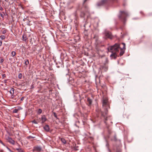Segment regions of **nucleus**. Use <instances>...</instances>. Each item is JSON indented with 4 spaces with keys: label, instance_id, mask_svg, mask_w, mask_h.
<instances>
[{
    "label": "nucleus",
    "instance_id": "nucleus-1",
    "mask_svg": "<svg viewBox=\"0 0 152 152\" xmlns=\"http://www.w3.org/2000/svg\"><path fill=\"white\" fill-rule=\"evenodd\" d=\"M120 45L118 43H116L114 45L109 47L107 48L108 51L112 53L110 56H114L115 58H116V53L118 52L120 48Z\"/></svg>",
    "mask_w": 152,
    "mask_h": 152
},
{
    "label": "nucleus",
    "instance_id": "nucleus-2",
    "mask_svg": "<svg viewBox=\"0 0 152 152\" xmlns=\"http://www.w3.org/2000/svg\"><path fill=\"white\" fill-rule=\"evenodd\" d=\"M103 107L104 108V111H101L102 115L105 119L104 122L106 124V121L107 120V114L108 111L107 110V107H109L108 104H107V101L106 99H104L103 101Z\"/></svg>",
    "mask_w": 152,
    "mask_h": 152
},
{
    "label": "nucleus",
    "instance_id": "nucleus-3",
    "mask_svg": "<svg viewBox=\"0 0 152 152\" xmlns=\"http://www.w3.org/2000/svg\"><path fill=\"white\" fill-rule=\"evenodd\" d=\"M120 14L118 16L119 18L123 21L126 20V18L128 16V14L126 11H120Z\"/></svg>",
    "mask_w": 152,
    "mask_h": 152
},
{
    "label": "nucleus",
    "instance_id": "nucleus-4",
    "mask_svg": "<svg viewBox=\"0 0 152 152\" xmlns=\"http://www.w3.org/2000/svg\"><path fill=\"white\" fill-rule=\"evenodd\" d=\"M6 140L10 144L14 145L15 144V142L12 138L8 136L6 138Z\"/></svg>",
    "mask_w": 152,
    "mask_h": 152
},
{
    "label": "nucleus",
    "instance_id": "nucleus-5",
    "mask_svg": "<svg viewBox=\"0 0 152 152\" xmlns=\"http://www.w3.org/2000/svg\"><path fill=\"white\" fill-rule=\"evenodd\" d=\"M121 44L123 45V47L121 49V51L120 53V55L121 56H122L124 53V50L126 49L125 48V44L124 43H122Z\"/></svg>",
    "mask_w": 152,
    "mask_h": 152
},
{
    "label": "nucleus",
    "instance_id": "nucleus-6",
    "mask_svg": "<svg viewBox=\"0 0 152 152\" xmlns=\"http://www.w3.org/2000/svg\"><path fill=\"white\" fill-rule=\"evenodd\" d=\"M105 35L107 38L110 39H112L113 38V37L111 34V33L108 31H107L105 32Z\"/></svg>",
    "mask_w": 152,
    "mask_h": 152
},
{
    "label": "nucleus",
    "instance_id": "nucleus-7",
    "mask_svg": "<svg viewBox=\"0 0 152 152\" xmlns=\"http://www.w3.org/2000/svg\"><path fill=\"white\" fill-rule=\"evenodd\" d=\"M42 148L40 146H36L34 148L33 151H36L37 152H40L41 151Z\"/></svg>",
    "mask_w": 152,
    "mask_h": 152
},
{
    "label": "nucleus",
    "instance_id": "nucleus-8",
    "mask_svg": "<svg viewBox=\"0 0 152 152\" xmlns=\"http://www.w3.org/2000/svg\"><path fill=\"white\" fill-rule=\"evenodd\" d=\"M100 69L101 70H103L105 71H106L108 69V67L105 65L101 66Z\"/></svg>",
    "mask_w": 152,
    "mask_h": 152
},
{
    "label": "nucleus",
    "instance_id": "nucleus-9",
    "mask_svg": "<svg viewBox=\"0 0 152 152\" xmlns=\"http://www.w3.org/2000/svg\"><path fill=\"white\" fill-rule=\"evenodd\" d=\"M47 119L46 118L45 116V115H42L41 117V123L43 124L44 123L46 120Z\"/></svg>",
    "mask_w": 152,
    "mask_h": 152
},
{
    "label": "nucleus",
    "instance_id": "nucleus-10",
    "mask_svg": "<svg viewBox=\"0 0 152 152\" xmlns=\"http://www.w3.org/2000/svg\"><path fill=\"white\" fill-rule=\"evenodd\" d=\"M44 129L46 132H48L50 131V127L48 125H45L44 127Z\"/></svg>",
    "mask_w": 152,
    "mask_h": 152
},
{
    "label": "nucleus",
    "instance_id": "nucleus-11",
    "mask_svg": "<svg viewBox=\"0 0 152 152\" xmlns=\"http://www.w3.org/2000/svg\"><path fill=\"white\" fill-rule=\"evenodd\" d=\"M22 38L23 40L25 42L26 41L27 39V38L26 37V36L25 34L23 35L22 36Z\"/></svg>",
    "mask_w": 152,
    "mask_h": 152
},
{
    "label": "nucleus",
    "instance_id": "nucleus-12",
    "mask_svg": "<svg viewBox=\"0 0 152 152\" xmlns=\"http://www.w3.org/2000/svg\"><path fill=\"white\" fill-rule=\"evenodd\" d=\"M14 89L13 88H12L10 91V92L11 95H12V96L14 94Z\"/></svg>",
    "mask_w": 152,
    "mask_h": 152
},
{
    "label": "nucleus",
    "instance_id": "nucleus-13",
    "mask_svg": "<svg viewBox=\"0 0 152 152\" xmlns=\"http://www.w3.org/2000/svg\"><path fill=\"white\" fill-rule=\"evenodd\" d=\"M87 101L89 105L91 104L92 101V100L89 98H87Z\"/></svg>",
    "mask_w": 152,
    "mask_h": 152
},
{
    "label": "nucleus",
    "instance_id": "nucleus-14",
    "mask_svg": "<svg viewBox=\"0 0 152 152\" xmlns=\"http://www.w3.org/2000/svg\"><path fill=\"white\" fill-rule=\"evenodd\" d=\"M86 16V13H84L83 12H81L80 16L81 17H84Z\"/></svg>",
    "mask_w": 152,
    "mask_h": 152
},
{
    "label": "nucleus",
    "instance_id": "nucleus-15",
    "mask_svg": "<svg viewBox=\"0 0 152 152\" xmlns=\"http://www.w3.org/2000/svg\"><path fill=\"white\" fill-rule=\"evenodd\" d=\"M61 141L64 144H65L66 143V141L64 138H61Z\"/></svg>",
    "mask_w": 152,
    "mask_h": 152
},
{
    "label": "nucleus",
    "instance_id": "nucleus-16",
    "mask_svg": "<svg viewBox=\"0 0 152 152\" xmlns=\"http://www.w3.org/2000/svg\"><path fill=\"white\" fill-rule=\"evenodd\" d=\"M42 112V110L41 109H39L37 112L38 114L40 115Z\"/></svg>",
    "mask_w": 152,
    "mask_h": 152
},
{
    "label": "nucleus",
    "instance_id": "nucleus-17",
    "mask_svg": "<svg viewBox=\"0 0 152 152\" xmlns=\"http://www.w3.org/2000/svg\"><path fill=\"white\" fill-rule=\"evenodd\" d=\"M16 54V53L15 51H12L11 53V54L13 57H14L15 56Z\"/></svg>",
    "mask_w": 152,
    "mask_h": 152
},
{
    "label": "nucleus",
    "instance_id": "nucleus-18",
    "mask_svg": "<svg viewBox=\"0 0 152 152\" xmlns=\"http://www.w3.org/2000/svg\"><path fill=\"white\" fill-rule=\"evenodd\" d=\"M29 63V61L28 60H25V63L24 64L26 65H27Z\"/></svg>",
    "mask_w": 152,
    "mask_h": 152
},
{
    "label": "nucleus",
    "instance_id": "nucleus-19",
    "mask_svg": "<svg viewBox=\"0 0 152 152\" xmlns=\"http://www.w3.org/2000/svg\"><path fill=\"white\" fill-rule=\"evenodd\" d=\"M16 149L18 151V152H24L21 148H17Z\"/></svg>",
    "mask_w": 152,
    "mask_h": 152
},
{
    "label": "nucleus",
    "instance_id": "nucleus-20",
    "mask_svg": "<svg viewBox=\"0 0 152 152\" xmlns=\"http://www.w3.org/2000/svg\"><path fill=\"white\" fill-rule=\"evenodd\" d=\"M0 38L2 40L6 38V36L4 35H1L0 36Z\"/></svg>",
    "mask_w": 152,
    "mask_h": 152
},
{
    "label": "nucleus",
    "instance_id": "nucleus-21",
    "mask_svg": "<svg viewBox=\"0 0 152 152\" xmlns=\"http://www.w3.org/2000/svg\"><path fill=\"white\" fill-rule=\"evenodd\" d=\"M32 123L36 124H37L39 121L37 122L35 120H34L31 121Z\"/></svg>",
    "mask_w": 152,
    "mask_h": 152
},
{
    "label": "nucleus",
    "instance_id": "nucleus-22",
    "mask_svg": "<svg viewBox=\"0 0 152 152\" xmlns=\"http://www.w3.org/2000/svg\"><path fill=\"white\" fill-rule=\"evenodd\" d=\"M53 113V114H54V117L56 118V119H59V118H58L57 117V114H56L55 113V112H54Z\"/></svg>",
    "mask_w": 152,
    "mask_h": 152
},
{
    "label": "nucleus",
    "instance_id": "nucleus-23",
    "mask_svg": "<svg viewBox=\"0 0 152 152\" xmlns=\"http://www.w3.org/2000/svg\"><path fill=\"white\" fill-rule=\"evenodd\" d=\"M18 111V110L17 109H15L13 110V113H17Z\"/></svg>",
    "mask_w": 152,
    "mask_h": 152
},
{
    "label": "nucleus",
    "instance_id": "nucleus-24",
    "mask_svg": "<svg viewBox=\"0 0 152 152\" xmlns=\"http://www.w3.org/2000/svg\"><path fill=\"white\" fill-rule=\"evenodd\" d=\"M7 30H4L2 32V34H5L7 32Z\"/></svg>",
    "mask_w": 152,
    "mask_h": 152
},
{
    "label": "nucleus",
    "instance_id": "nucleus-25",
    "mask_svg": "<svg viewBox=\"0 0 152 152\" xmlns=\"http://www.w3.org/2000/svg\"><path fill=\"white\" fill-rule=\"evenodd\" d=\"M1 60H0V63H2L4 61V59L3 58L1 57Z\"/></svg>",
    "mask_w": 152,
    "mask_h": 152
},
{
    "label": "nucleus",
    "instance_id": "nucleus-26",
    "mask_svg": "<svg viewBox=\"0 0 152 152\" xmlns=\"http://www.w3.org/2000/svg\"><path fill=\"white\" fill-rule=\"evenodd\" d=\"M22 74L21 73H20L19 74L18 76V77L19 79H21L22 78Z\"/></svg>",
    "mask_w": 152,
    "mask_h": 152
},
{
    "label": "nucleus",
    "instance_id": "nucleus-27",
    "mask_svg": "<svg viewBox=\"0 0 152 152\" xmlns=\"http://www.w3.org/2000/svg\"><path fill=\"white\" fill-rule=\"evenodd\" d=\"M31 13L33 15L35 16L36 14V12L35 11H33L31 12Z\"/></svg>",
    "mask_w": 152,
    "mask_h": 152
},
{
    "label": "nucleus",
    "instance_id": "nucleus-28",
    "mask_svg": "<svg viewBox=\"0 0 152 152\" xmlns=\"http://www.w3.org/2000/svg\"><path fill=\"white\" fill-rule=\"evenodd\" d=\"M35 137H33L31 136H29L27 137V138L28 139H30V138H34Z\"/></svg>",
    "mask_w": 152,
    "mask_h": 152
},
{
    "label": "nucleus",
    "instance_id": "nucleus-29",
    "mask_svg": "<svg viewBox=\"0 0 152 152\" xmlns=\"http://www.w3.org/2000/svg\"><path fill=\"white\" fill-rule=\"evenodd\" d=\"M2 78L3 79H4L6 77V75L5 74H4L2 75Z\"/></svg>",
    "mask_w": 152,
    "mask_h": 152
},
{
    "label": "nucleus",
    "instance_id": "nucleus-30",
    "mask_svg": "<svg viewBox=\"0 0 152 152\" xmlns=\"http://www.w3.org/2000/svg\"><path fill=\"white\" fill-rule=\"evenodd\" d=\"M0 143L1 144L4 146H5V145L3 143V142H2V141L1 140H0Z\"/></svg>",
    "mask_w": 152,
    "mask_h": 152
},
{
    "label": "nucleus",
    "instance_id": "nucleus-31",
    "mask_svg": "<svg viewBox=\"0 0 152 152\" xmlns=\"http://www.w3.org/2000/svg\"><path fill=\"white\" fill-rule=\"evenodd\" d=\"M8 80V79H5V80H4V82L5 83H7V80Z\"/></svg>",
    "mask_w": 152,
    "mask_h": 152
},
{
    "label": "nucleus",
    "instance_id": "nucleus-32",
    "mask_svg": "<svg viewBox=\"0 0 152 152\" xmlns=\"http://www.w3.org/2000/svg\"><path fill=\"white\" fill-rule=\"evenodd\" d=\"M3 10V8L1 6H0V10L2 11Z\"/></svg>",
    "mask_w": 152,
    "mask_h": 152
},
{
    "label": "nucleus",
    "instance_id": "nucleus-33",
    "mask_svg": "<svg viewBox=\"0 0 152 152\" xmlns=\"http://www.w3.org/2000/svg\"><path fill=\"white\" fill-rule=\"evenodd\" d=\"M0 15H1V16L2 18H4V15H3L1 13H0Z\"/></svg>",
    "mask_w": 152,
    "mask_h": 152
},
{
    "label": "nucleus",
    "instance_id": "nucleus-34",
    "mask_svg": "<svg viewBox=\"0 0 152 152\" xmlns=\"http://www.w3.org/2000/svg\"><path fill=\"white\" fill-rule=\"evenodd\" d=\"M24 98L23 97H22L20 99L21 101H23L24 100Z\"/></svg>",
    "mask_w": 152,
    "mask_h": 152
},
{
    "label": "nucleus",
    "instance_id": "nucleus-35",
    "mask_svg": "<svg viewBox=\"0 0 152 152\" xmlns=\"http://www.w3.org/2000/svg\"><path fill=\"white\" fill-rule=\"evenodd\" d=\"M2 44V42L0 40V47L1 45Z\"/></svg>",
    "mask_w": 152,
    "mask_h": 152
},
{
    "label": "nucleus",
    "instance_id": "nucleus-36",
    "mask_svg": "<svg viewBox=\"0 0 152 152\" xmlns=\"http://www.w3.org/2000/svg\"><path fill=\"white\" fill-rule=\"evenodd\" d=\"M30 42H32V38L31 37V38L30 39Z\"/></svg>",
    "mask_w": 152,
    "mask_h": 152
},
{
    "label": "nucleus",
    "instance_id": "nucleus-37",
    "mask_svg": "<svg viewBox=\"0 0 152 152\" xmlns=\"http://www.w3.org/2000/svg\"><path fill=\"white\" fill-rule=\"evenodd\" d=\"M0 152H4V151L3 150H0Z\"/></svg>",
    "mask_w": 152,
    "mask_h": 152
},
{
    "label": "nucleus",
    "instance_id": "nucleus-38",
    "mask_svg": "<svg viewBox=\"0 0 152 152\" xmlns=\"http://www.w3.org/2000/svg\"><path fill=\"white\" fill-rule=\"evenodd\" d=\"M11 97L12 98H13L14 97V94H13V95L12 96V95H11Z\"/></svg>",
    "mask_w": 152,
    "mask_h": 152
},
{
    "label": "nucleus",
    "instance_id": "nucleus-39",
    "mask_svg": "<svg viewBox=\"0 0 152 152\" xmlns=\"http://www.w3.org/2000/svg\"><path fill=\"white\" fill-rule=\"evenodd\" d=\"M87 0H84L83 2V3H85L87 1Z\"/></svg>",
    "mask_w": 152,
    "mask_h": 152
},
{
    "label": "nucleus",
    "instance_id": "nucleus-40",
    "mask_svg": "<svg viewBox=\"0 0 152 152\" xmlns=\"http://www.w3.org/2000/svg\"><path fill=\"white\" fill-rule=\"evenodd\" d=\"M6 1L8 2V0H5Z\"/></svg>",
    "mask_w": 152,
    "mask_h": 152
},
{
    "label": "nucleus",
    "instance_id": "nucleus-41",
    "mask_svg": "<svg viewBox=\"0 0 152 152\" xmlns=\"http://www.w3.org/2000/svg\"><path fill=\"white\" fill-rule=\"evenodd\" d=\"M75 149H76V150H78V149H76V148H75Z\"/></svg>",
    "mask_w": 152,
    "mask_h": 152
},
{
    "label": "nucleus",
    "instance_id": "nucleus-42",
    "mask_svg": "<svg viewBox=\"0 0 152 152\" xmlns=\"http://www.w3.org/2000/svg\"><path fill=\"white\" fill-rule=\"evenodd\" d=\"M1 66L0 65V69L1 68Z\"/></svg>",
    "mask_w": 152,
    "mask_h": 152
},
{
    "label": "nucleus",
    "instance_id": "nucleus-43",
    "mask_svg": "<svg viewBox=\"0 0 152 152\" xmlns=\"http://www.w3.org/2000/svg\"><path fill=\"white\" fill-rule=\"evenodd\" d=\"M87 17H89V16L88 15H87Z\"/></svg>",
    "mask_w": 152,
    "mask_h": 152
},
{
    "label": "nucleus",
    "instance_id": "nucleus-44",
    "mask_svg": "<svg viewBox=\"0 0 152 152\" xmlns=\"http://www.w3.org/2000/svg\"><path fill=\"white\" fill-rule=\"evenodd\" d=\"M117 152H121V151H118Z\"/></svg>",
    "mask_w": 152,
    "mask_h": 152
},
{
    "label": "nucleus",
    "instance_id": "nucleus-45",
    "mask_svg": "<svg viewBox=\"0 0 152 152\" xmlns=\"http://www.w3.org/2000/svg\"><path fill=\"white\" fill-rule=\"evenodd\" d=\"M78 37V40H79V37Z\"/></svg>",
    "mask_w": 152,
    "mask_h": 152
},
{
    "label": "nucleus",
    "instance_id": "nucleus-46",
    "mask_svg": "<svg viewBox=\"0 0 152 152\" xmlns=\"http://www.w3.org/2000/svg\"><path fill=\"white\" fill-rule=\"evenodd\" d=\"M16 100H15V101H16Z\"/></svg>",
    "mask_w": 152,
    "mask_h": 152
}]
</instances>
